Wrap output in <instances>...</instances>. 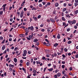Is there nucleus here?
Wrapping results in <instances>:
<instances>
[{
	"label": "nucleus",
	"instance_id": "nucleus-18",
	"mask_svg": "<svg viewBox=\"0 0 78 78\" xmlns=\"http://www.w3.org/2000/svg\"><path fill=\"white\" fill-rule=\"evenodd\" d=\"M27 15L28 16H29L30 15V13L29 11H27Z\"/></svg>",
	"mask_w": 78,
	"mask_h": 78
},
{
	"label": "nucleus",
	"instance_id": "nucleus-17",
	"mask_svg": "<svg viewBox=\"0 0 78 78\" xmlns=\"http://www.w3.org/2000/svg\"><path fill=\"white\" fill-rule=\"evenodd\" d=\"M77 5H78V4L76 2L74 3V5L75 7H76Z\"/></svg>",
	"mask_w": 78,
	"mask_h": 78
},
{
	"label": "nucleus",
	"instance_id": "nucleus-25",
	"mask_svg": "<svg viewBox=\"0 0 78 78\" xmlns=\"http://www.w3.org/2000/svg\"><path fill=\"white\" fill-rule=\"evenodd\" d=\"M14 61L15 63H16L17 62V59H16V58H14Z\"/></svg>",
	"mask_w": 78,
	"mask_h": 78
},
{
	"label": "nucleus",
	"instance_id": "nucleus-60",
	"mask_svg": "<svg viewBox=\"0 0 78 78\" xmlns=\"http://www.w3.org/2000/svg\"><path fill=\"white\" fill-rule=\"evenodd\" d=\"M62 57H63V58H65L66 57V56H65V55H64V54H63V55H62Z\"/></svg>",
	"mask_w": 78,
	"mask_h": 78
},
{
	"label": "nucleus",
	"instance_id": "nucleus-6",
	"mask_svg": "<svg viewBox=\"0 0 78 78\" xmlns=\"http://www.w3.org/2000/svg\"><path fill=\"white\" fill-rule=\"evenodd\" d=\"M29 29L28 27V28H26L25 29V31L26 32L29 33L30 30H29Z\"/></svg>",
	"mask_w": 78,
	"mask_h": 78
},
{
	"label": "nucleus",
	"instance_id": "nucleus-4",
	"mask_svg": "<svg viewBox=\"0 0 78 78\" xmlns=\"http://www.w3.org/2000/svg\"><path fill=\"white\" fill-rule=\"evenodd\" d=\"M7 5L6 4H4L2 6V7H3V11H5V7H6V5Z\"/></svg>",
	"mask_w": 78,
	"mask_h": 78
},
{
	"label": "nucleus",
	"instance_id": "nucleus-24",
	"mask_svg": "<svg viewBox=\"0 0 78 78\" xmlns=\"http://www.w3.org/2000/svg\"><path fill=\"white\" fill-rule=\"evenodd\" d=\"M36 63L37 65L38 64H40L41 63V62H40V61H38H38H36Z\"/></svg>",
	"mask_w": 78,
	"mask_h": 78
},
{
	"label": "nucleus",
	"instance_id": "nucleus-58",
	"mask_svg": "<svg viewBox=\"0 0 78 78\" xmlns=\"http://www.w3.org/2000/svg\"><path fill=\"white\" fill-rule=\"evenodd\" d=\"M9 41H12V39L11 38H9Z\"/></svg>",
	"mask_w": 78,
	"mask_h": 78
},
{
	"label": "nucleus",
	"instance_id": "nucleus-45",
	"mask_svg": "<svg viewBox=\"0 0 78 78\" xmlns=\"http://www.w3.org/2000/svg\"><path fill=\"white\" fill-rule=\"evenodd\" d=\"M66 25V23L65 22L63 23V26H65Z\"/></svg>",
	"mask_w": 78,
	"mask_h": 78
},
{
	"label": "nucleus",
	"instance_id": "nucleus-13",
	"mask_svg": "<svg viewBox=\"0 0 78 78\" xmlns=\"http://www.w3.org/2000/svg\"><path fill=\"white\" fill-rule=\"evenodd\" d=\"M5 45H3L2 47V50H4L5 48Z\"/></svg>",
	"mask_w": 78,
	"mask_h": 78
},
{
	"label": "nucleus",
	"instance_id": "nucleus-20",
	"mask_svg": "<svg viewBox=\"0 0 78 78\" xmlns=\"http://www.w3.org/2000/svg\"><path fill=\"white\" fill-rule=\"evenodd\" d=\"M55 6H56V7H58V6L59 5V4L58 3H55Z\"/></svg>",
	"mask_w": 78,
	"mask_h": 78
},
{
	"label": "nucleus",
	"instance_id": "nucleus-33",
	"mask_svg": "<svg viewBox=\"0 0 78 78\" xmlns=\"http://www.w3.org/2000/svg\"><path fill=\"white\" fill-rule=\"evenodd\" d=\"M3 13V11H0V15H2V14Z\"/></svg>",
	"mask_w": 78,
	"mask_h": 78
},
{
	"label": "nucleus",
	"instance_id": "nucleus-27",
	"mask_svg": "<svg viewBox=\"0 0 78 78\" xmlns=\"http://www.w3.org/2000/svg\"><path fill=\"white\" fill-rule=\"evenodd\" d=\"M30 63L29 62H27L26 63L27 66H28L29 65Z\"/></svg>",
	"mask_w": 78,
	"mask_h": 78
},
{
	"label": "nucleus",
	"instance_id": "nucleus-55",
	"mask_svg": "<svg viewBox=\"0 0 78 78\" xmlns=\"http://www.w3.org/2000/svg\"><path fill=\"white\" fill-rule=\"evenodd\" d=\"M13 29V27L11 28L10 30L9 31L11 32L12 30Z\"/></svg>",
	"mask_w": 78,
	"mask_h": 78
},
{
	"label": "nucleus",
	"instance_id": "nucleus-19",
	"mask_svg": "<svg viewBox=\"0 0 78 78\" xmlns=\"http://www.w3.org/2000/svg\"><path fill=\"white\" fill-rule=\"evenodd\" d=\"M57 75L58 76L60 77L61 75V74L60 73H57Z\"/></svg>",
	"mask_w": 78,
	"mask_h": 78
},
{
	"label": "nucleus",
	"instance_id": "nucleus-64",
	"mask_svg": "<svg viewBox=\"0 0 78 78\" xmlns=\"http://www.w3.org/2000/svg\"><path fill=\"white\" fill-rule=\"evenodd\" d=\"M76 58H78V54H77L76 55Z\"/></svg>",
	"mask_w": 78,
	"mask_h": 78
},
{
	"label": "nucleus",
	"instance_id": "nucleus-38",
	"mask_svg": "<svg viewBox=\"0 0 78 78\" xmlns=\"http://www.w3.org/2000/svg\"><path fill=\"white\" fill-rule=\"evenodd\" d=\"M45 41L47 42V43H49V41H48V39H45Z\"/></svg>",
	"mask_w": 78,
	"mask_h": 78
},
{
	"label": "nucleus",
	"instance_id": "nucleus-7",
	"mask_svg": "<svg viewBox=\"0 0 78 78\" xmlns=\"http://www.w3.org/2000/svg\"><path fill=\"white\" fill-rule=\"evenodd\" d=\"M9 67L10 68L12 67V68H13L14 67V65H12L11 64H9Z\"/></svg>",
	"mask_w": 78,
	"mask_h": 78
},
{
	"label": "nucleus",
	"instance_id": "nucleus-47",
	"mask_svg": "<svg viewBox=\"0 0 78 78\" xmlns=\"http://www.w3.org/2000/svg\"><path fill=\"white\" fill-rule=\"evenodd\" d=\"M4 76H5V77H6L7 76L6 73V72L4 74Z\"/></svg>",
	"mask_w": 78,
	"mask_h": 78
},
{
	"label": "nucleus",
	"instance_id": "nucleus-35",
	"mask_svg": "<svg viewBox=\"0 0 78 78\" xmlns=\"http://www.w3.org/2000/svg\"><path fill=\"white\" fill-rule=\"evenodd\" d=\"M36 45L37 46H38V45H39V42H37L36 43Z\"/></svg>",
	"mask_w": 78,
	"mask_h": 78
},
{
	"label": "nucleus",
	"instance_id": "nucleus-32",
	"mask_svg": "<svg viewBox=\"0 0 78 78\" xmlns=\"http://www.w3.org/2000/svg\"><path fill=\"white\" fill-rule=\"evenodd\" d=\"M17 14L18 16H20V12H17Z\"/></svg>",
	"mask_w": 78,
	"mask_h": 78
},
{
	"label": "nucleus",
	"instance_id": "nucleus-21",
	"mask_svg": "<svg viewBox=\"0 0 78 78\" xmlns=\"http://www.w3.org/2000/svg\"><path fill=\"white\" fill-rule=\"evenodd\" d=\"M46 56L47 57V58H49V57L50 56L49 55V54H46Z\"/></svg>",
	"mask_w": 78,
	"mask_h": 78
},
{
	"label": "nucleus",
	"instance_id": "nucleus-23",
	"mask_svg": "<svg viewBox=\"0 0 78 78\" xmlns=\"http://www.w3.org/2000/svg\"><path fill=\"white\" fill-rule=\"evenodd\" d=\"M12 70H13L12 68H9V70L10 72H11L12 71Z\"/></svg>",
	"mask_w": 78,
	"mask_h": 78
},
{
	"label": "nucleus",
	"instance_id": "nucleus-54",
	"mask_svg": "<svg viewBox=\"0 0 78 78\" xmlns=\"http://www.w3.org/2000/svg\"><path fill=\"white\" fill-rule=\"evenodd\" d=\"M62 64H65V61H62Z\"/></svg>",
	"mask_w": 78,
	"mask_h": 78
},
{
	"label": "nucleus",
	"instance_id": "nucleus-46",
	"mask_svg": "<svg viewBox=\"0 0 78 78\" xmlns=\"http://www.w3.org/2000/svg\"><path fill=\"white\" fill-rule=\"evenodd\" d=\"M42 3L44 5L45 4H46V2H42Z\"/></svg>",
	"mask_w": 78,
	"mask_h": 78
},
{
	"label": "nucleus",
	"instance_id": "nucleus-26",
	"mask_svg": "<svg viewBox=\"0 0 78 78\" xmlns=\"http://www.w3.org/2000/svg\"><path fill=\"white\" fill-rule=\"evenodd\" d=\"M62 20L63 21H65L66 20V19L64 17H62Z\"/></svg>",
	"mask_w": 78,
	"mask_h": 78
},
{
	"label": "nucleus",
	"instance_id": "nucleus-12",
	"mask_svg": "<svg viewBox=\"0 0 78 78\" xmlns=\"http://www.w3.org/2000/svg\"><path fill=\"white\" fill-rule=\"evenodd\" d=\"M53 68H51L49 69H48V70L50 72H51L53 71Z\"/></svg>",
	"mask_w": 78,
	"mask_h": 78
},
{
	"label": "nucleus",
	"instance_id": "nucleus-59",
	"mask_svg": "<svg viewBox=\"0 0 78 78\" xmlns=\"http://www.w3.org/2000/svg\"><path fill=\"white\" fill-rule=\"evenodd\" d=\"M33 72L34 73H36V72H37V71L35 70H34L33 71Z\"/></svg>",
	"mask_w": 78,
	"mask_h": 78
},
{
	"label": "nucleus",
	"instance_id": "nucleus-9",
	"mask_svg": "<svg viewBox=\"0 0 78 78\" xmlns=\"http://www.w3.org/2000/svg\"><path fill=\"white\" fill-rule=\"evenodd\" d=\"M58 45V44L56 43L55 44H54V46L55 47H56Z\"/></svg>",
	"mask_w": 78,
	"mask_h": 78
},
{
	"label": "nucleus",
	"instance_id": "nucleus-37",
	"mask_svg": "<svg viewBox=\"0 0 78 78\" xmlns=\"http://www.w3.org/2000/svg\"><path fill=\"white\" fill-rule=\"evenodd\" d=\"M70 28H68L67 29V32H69V31H70Z\"/></svg>",
	"mask_w": 78,
	"mask_h": 78
},
{
	"label": "nucleus",
	"instance_id": "nucleus-16",
	"mask_svg": "<svg viewBox=\"0 0 78 78\" xmlns=\"http://www.w3.org/2000/svg\"><path fill=\"white\" fill-rule=\"evenodd\" d=\"M69 14H67L66 15V17L68 18H70V16H69Z\"/></svg>",
	"mask_w": 78,
	"mask_h": 78
},
{
	"label": "nucleus",
	"instance_id": "nucleus-50",
	"mask_svg": "<svg viewBox=\"0 0 78 78\" xmlns=\"http://www.w3.org/2000/svg\"><path fill=\"white\" fill-rule=\"evenodd\" d=\"M68 22L69 24H71L72 23V21H68Z\"/></svg>",
	"mask_w": 78,
	"mask_h": 78
},
{
	"label": "nucleus",
	"instance_id": "nucleus-63",
	"mask_svg": "<svg viewBox=\"0 0 78 78\" xmlns=\"http://www.w3.org/2000/svg\"><path fill=\"white\" fill-rule=\"evenodd\" d=\"M39 7H42V4H40L39 5Z\"/></svg>",
	"mask_w": 78,
	"mask_h": 78
},
{
	"label": "nucleus",
	"instance_id": "nucleus-22",
	"mask_svg": "<svg viewBox=\"0 0 78 78\" xmlns=\"http://www.w3.org/2000/svg\"><path fill=\"white\" fill-rule=\"evenodd\" d=\"M72 43V41H68L67 43L68 44H71Z\"/></svg>",
	"mask_w": 78,
	"mask_h": 78
},
{
	"label": "nucleus",
	"instance_id": "nucleus-36",
	"mask_svg": "<svg viewBox=\"0 0 78 78\" xmlns=\"http://www.w3.org/2000/svg\"><path fill=\"white\" fill-rule=\"evenodd\" d=\"M26 55V54L25 53H23V57H25Z\"/></svg>",
	"mask_w": 78,
	"mask_h": 78
},
{
	"label": "nucleus",
	"instance_id": "nucleus-10",
	"mask_svg": "<svg viewBox=\"0 0 78 78\" xmlns=\"http://www.w3.org/2000/svg\"><path fill=\"white\" fill-rule=\"evenodd\" d=\"M51 45V44L50 43H46V46L47 47H48V46H50Z\"/></svg>",
	"mask_w": 78,
	"mask_h": 78
},
{
	"label": "nucleus",
	"instance_id": "nucleus-56",
	"mask_svg": "<svg viewBox=\"0 0 78 78\" xmlns=\"http://www.w3.org/2000/svg\"><path fill=\"white\" fill-rule=\"evenodd\" d=\"M32 10H36V9L34 7L32 9Z\"/></svg>",
	"mask_w": 78,
	"mask_h": 78
},
{
	"label": "nucleus",
	"instance_id": "nucleus-57",
	"mask_svg": "<svg viewBox=\"0 0 78 78\" xmlns=\"http://www.w3.org/2000/svg\"><path fill=\"white\" fill-rule=\"evenodd\" d=\"M57 53H56L55 52V53L54 54V56L55 57H56V56H57Z\"/></svg>",
	"mask_w": 78,
	"mask_h": 78
},
{
	"label": "nucleus",
	"instance_id": "nucleus-31",
	"mask_svg": "<svg viewBox=\"0 0 78 78\" xmlns=\"http://www.w3.org/2000/svg\"><path fill=\"white\" fill-rule=\"evenodd\" d=\"M37 36L39 37H41V36H42V34H38Z\"/></svg>",
	"mask_w": 78,
	"mask_h": 78
},
{
	"label": "nucleus",
	"instance_id": "nucleus-49",
	"mask_svg": "<svg viewBox=\"0 0 78 78\" xmlns=\"http://www.w3.org/2000/svg\"><path fill=\"white\" fill-rule=\"evenodd\" d=\"M18 49V48L17 47H15L14 48V51H16V50H17Z\"/></svg>",
	"mask_w": 78,
	"mask_h": 78
},
{
	"label": "nucleus",
	"instance_id": "nucleus-1",
	"mask_svg": "<svg viewBox=\"0 0 78 78\" xmlns=\"http://www.w3.org/2000/svg\"><path fill=\"white\" fill-rule=\"evenodd\" d=\"M33 19H34V21H37L38 20V19L37 17H35L34 16L33 17Z\"/></svg>",
	"mask_w": 78,
	"mask_h": 78
},
{
	"label": "nucleus",
	"instance_id": "nucleus-43",
	"mask_svg": "<svg viewBox=\"0 0 78 78\" xmlns=\"http://www.w3.org/2000/svg\"><path fill=\"white\" fill-rule=\"evenodd\" d=\"M13 19L12 18H11L10 19V21L11 22H12L13 21Z\"/></svg>",
	"mask_w": 78,
	"mask_h": 78
},
{
	"label": "nucleus",
	"instance_id": "nucleus-51",
	"mask_svg": "<svg viewBox=\"0 0 78 78\" xmlns=\"http://www.w3.org/2000/svg\"><path fill=\"white\" fill-rule=\"evenodd\" d=\"M28 53L29 54H30L31 53V51H28Z\"/></svg>",
	"mask_w": 78,
	"mask_h": 78
},
{
	"label": "nucleus",
	"instance_id": "nucleus-61",
	"mask_svg": "<svg viewBox=\"0 0 78 78\" xmlns=\"http://www.w3.org/2000/svg\"><path fill=\"white\" fill-rule=\"evenodd\" d=\"M69 70L70 71H72V68L71 67H70L69 68Z\"/></svg>",
	"mask_w": 78,
	"mask_h": 78
},
{
	"label": "nucleus",
	"instance_id": "nucleus-48",
	"mask_svg": "<svg viewBox=\"0 0 78 78\" xmlns=\"http://www.w3.org/2000/svg\"><path fill=\"white\" fill-rule=\"evenodd\" d=\"M65 67V65H62V68L64 69Z\"/></svg>",
	"mask_w": 78,
	"mask_h": 78
},
{
	"label": "nucleus",
	"instance_id": "nucleus-2",
	"mask_svg": "<svg viewBox=\"0 0 78 78\" xmlns=\"http://www.w3.org/2000/svg\"><path fill=\"white\" fill-rule=\"evenodd\" d=\"M50 20L52 23H55V20L54 18H51L50 19Z\"/></svg>",
	"mask_w": 78,
	"mask_h": 78
},
{
	"label": "nucleus",
	"instance_id": "nucleus-11",
	"mask_svg": "<svg viewBox=\"0 0 78 78\" xmlns=\"http://www.w3.org/2000/svg\"><path fill=\"white\" fill-rule=\"evenodd\" d=\"M38 41V40L37 39H34L33 41L35 43H36Z\"/></svg>",
	"mask_w": 78,
	"mask_h": 78
},
{
	"label": "nucleus",
	"instance_id": "nucleus-62",
	"mask_svg": "<svg viewBox=\"0 0 78 78\" xmlns=\"http://www.w3.org/2000/svg\"><path fill=\"white\" fill-rule=\"evenodd\" d=\"M31 63H32L33 62V58H31Z\"/></svg>",
	"mask_w": 78,
	"mask_h": 78
},
{
	"label": "nucleus",
	"instance_id": "nucleus-53",
	"mask_svg": "<svg viewBox=\"0 0 78 78\" xmlns=\"http://www.w3.org/2000/svg\"><path fill=\"white\" fill-rule=\"evenodd\" d=\"M47 5H51V3H50V2H48L47 3Z\"/></svg>",
	"mask_w": 78,
	"mask_h": 78
},
{
	"label": "nucleus",
	"instance_id": "nucleus-5",
	"mask_svg": "<svg viewBox=\"0 0 78 78\" xmlns=\"http://www.w3.org/2000/svg\"><path fill=\"white\" fill-rule=\"evenodd\" d=\"M23 13H24V12H21V13L20 14V17L21 18H22L23 17Z\"/></svg>",
	"mask_w": 78,
	"mask_h": 78
},
{
	"label": "nucleus",
	"instance_id": "nucleus-28",
	"mask_svg": "<svg viewBox=\"0 0 78 78\" xmlns=\"http://www.w3.org/2000/svg\"><path fill=\"white\" fill-rule=\"evenodd\" d=\"M67 9L66 8H65L63 9L62 10V11L63 12H64V11H66Z\"/></svg>",
	"mask_w": 78,
	"mask_h": 78
},
{
	"label": "nucleus",
	"instance_id": "nucleus-41",
	"mask_svg": "<svg viewBox=\"0 0 78 78\" xmlns=\"http://www.w3.org/2000/svg\"><path fill=\"white\" fill-rule=\"evenodd\" d=\"M64 50L66 52H67L68 51L67 49L66 48H65Z\"/></svg>",
	"mask_w": 78,
	"mask_h": 78
},
{
	"label": "nucleus",
	"instance_id": "nucleus-40",
	"mask_svg": "<svg viewBox=\"0 0 78 78\" xmlns=\"http://www.w3.org/2000/svg\"><path fill=\"white\" fill-rule=\"evenodd\" d=\"M5 39H4L3 41L2 42V44H4L5 42Z\"/></svg>",
	"mask_w": 78,
	"mask_h": 78
},
{
	"label": "nucleus",
	"instance_id": "nucleus-39",
	"mask_svg": "<svg viewBox=\"0 0 78 78\" xmlns=\"http://www.w3.org/2000/svg\"><path fill=\"white\" fill-rule=\"evenodd\" d=\"M41 18V15H39L38 17H37V18L38 19H39Z\"/></svg>",
	"mask_w": 78,
	"mask_h": 78
},
{
	"label": "nucleus",
	"instance_id": "nucleus-3",
	"mask_svg": "<svg viewBox=\"0 0 78 78\" xmlns=\"http://www.w3.org/2000/svg\"><path fill=\"white\" fill-rule=\"evenodd\" d=\"M28 29L29 30H30L31 31H33L34 29V27L33 26L28 27Z\"/></svg>",
	"mask_w": 78,
	"mask_h": 78
},
{
	"label": "nucleus",
	"instance_id": "nucleus-14",
	"mask_svg": "<svg viewBox=\"0 0 78 78\" xmlns=\"http://www.w3.org/2000/svg\"><path fill=\"white\" fill-rule=\"evenodd\" d=\"M57 38L58 39H59L61 37V36H60V34H58V35L57 36Z\"/></svg>",
	"mask_w": 78,
	"mask_h": 78
},
{
	"label": "nucleus",
	"instance_id": "nucleus-34",
	"mask_svg": "<svg viewBox=\"0 0 78 78\" xmlns=\"http://www.w3.org/2000/svg\"><path fill=\"white\" fill-rule=\"evenodd\" d=\"M23 53L27 54V51L26 50H24L23 51Z\"/></svg>",
	"mask_w": 78,
	"mask_h": 78
},
{
	"label": "nucleus",
	"instance_id": "nucleus-42",
	"mask_svg": "<svg viewBox=\"0 0 78 78\" xmlns=\"http://www.w3.org/2000/svg\"><path fill=\"white\" fill-rule=\"evenodd\" d=\"M44 31H45V30H44V29H42L41 30V31L43 32H44Z\"/></svg>",
	"mask_w": 78,
	"mask_h": 78
},
{
	"label": "nucleus",
	"instance_id": "nucleus-15",
	"mask_svg": "<svg viewBox=\"0 0 78 78\" xmlns=\"http://www.w3.org/2000/svg\"><path fill=\"white\" fill-rule=\"evenodd\" d=\"M78 13V10H77L75 12V15H77Z\"/></svg>",
	"mask_w": 78,
	"mask_h": 78
},
{
	"label": "nucleus",
	"instance_id": "nucleus-44",
	"mask_svg": "<svg viewBox=\"0 0 78 78\" xmlns=\"http://www.w3.org/2000/svg\"><path fill=\"white\" fill-rule=\"evenodd\" d=\"M66 42V38H64V40H63V42Z\"/></svg>",
	"mask_w": 78,
	"mask_h": 78
},
{
	"label": "nucleus",
	"instance_id": "nucleus-30",
	"mask_svg": "<svg viewBox=\"0 0 78 78\" xmlns=\"http://www.w3.org/2000/svg\"><path fill=\"white\" fill-rule=\"evenodd\" d=\"M3 38L1 36L0 37V40H3Z\"/></svg>",
	"mask_w": 78,
	"mask_h": 78
},
{
	"label": "nucleus",
	"instance_id": "nucleus-8",
	"mask_svg": "<svg viewBox=\"0 0 78 78\" xmlns=\"http://www.w3.org/2000/svg\"><path fill=\"white\" fill-rule=\"evenodd\" d=\"M25 34H21L20 35V37H24L25 36Z\"/></svg>",
	"mask_w": 78,
	"mask_h": 78
},
{
	"label": "nucleus",
	"instance_id": "nucleus-52",
	"mask_svg": "<svg viewBox=\"0 0 78 78\" xmlns=\"http://www.w3.org/2000/svg\"><path fill=\"white\" fill-rule=\"evenodd\" d=\"M47 67H46V68H44V71L45 72L46 70V69H47Z\"/></svg>",
	"mask_w": 78,
	"mask_h": 78
},
{
	"label": "nucleus",
	"instance_id": "nucleus-29",
	"mask_svg": "<svg viewBox=\"0 0 78 78\" xmlns=\"http://www.w3.org/2000/svg\"><path fill=\"white\" fill-rule=\"evenodd\" d=\"M72 22H73L74 24H75L76 23V20H73V21H72Z\"/></svg>",
	"mask_w": 78,
	"mask_h": 78
}]
</instances>
